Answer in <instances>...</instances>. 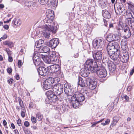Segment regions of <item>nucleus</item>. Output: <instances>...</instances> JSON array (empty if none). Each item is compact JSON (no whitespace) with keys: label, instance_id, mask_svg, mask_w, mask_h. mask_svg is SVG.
<instances>
[{"label":"nucleus","instance_id":"dca6fc26","mask_svg":"<svg viewBox=\"0 0 134 134\" xmlns=\"http://www.w3.org/2000/svg\"><path fill=\"white\" fill-rule=\"evenodd\" d=\"M102 53L100 51H98L93 55L94 59L98 62H101L102 59Z\"/></svg>","mask_w":134,"mask_h":134},{"label":"nucleus","instance_id":"0e129e2a","mask_svg":"<svg viewBox=\"0 0 134 134\" xmlns=\"http://www.w3.org/2000/svg\"><path fill=\"white\" fill-rule=\"evenodd\" d=\"M11 126L12 128L13 129H14L15 128V127L13 123H12L11 124Z\"/></svg>","mask_w":134,"mask_h":134},{"label":"nucleus","instance_id":"f704fd0d","mask_svg":"<svg viewBox=\"0 0 134 134\" xmlns=\"http://www.w3.org/2000/svg\"><path fill=\"white\" fill-rule=\"evenodd\" d=\"M46 31L44 32V35L45 37L49 39L50 36V32H52V31H48L47 30L45 29Z\"/></svg>","mask_w":134,"mask_h":134},{"label":"nucleus","instance_id":"c03bdc74","mask_svg":"<svg viewBox=\"0 0 134 134\" xmlns=\"http://www.w3.org/2000/svg\"><path fill=\"white\" fill-rule=\"evenodd\" d=\"M79 55V54L78 53H75L72 55V57L75 58H77Z\"/></svg>","mask_w":134,"mask_h":134},{"label":"nucleus","instance_id":"5fc2aeb1","mask_svg":"<svg viewBox=\"0 0 134 134\" xmlns=\"http://www.w3.org/2000/svg\"><path fill=\"white\" fill-rule=\"evenodd\" d=\"M7 37V35H4L1 38V39H5Z\"/></svg>","mask_w":134,"mask_h":134},{"label":"nucleus","instance_id":"20e7f679","mask_svg":"<svg viewBox=\"0 0 134 134\" xmlns=\"http://www.w3.org/2000/svg\"><path fill=\"white\" fill-rule=\"evenodd\" d=\"M84 66L86 68H87L91 70H93L95 72L97 70L98 67L96 62L94 61L93 60L90 59L87 60L85 63Z\"/></svg>","mask_w":134,"mask_h":134},{"label":"nucleus","instance_id":"7ed1b4c3","mask_svg":"<svg viewBox=\"0 0 134 134\" xmlns=\"http://www.w3.org/2000/svg\"><path fill=\"white\" fill-rule=\"evenodd\" d=\"M48 16V18L46 19L47 24L44 26L45 28L48 31H52L53 33H55L57 30V28L56 25L55 26L54 23L53 21V16L49 14Z\"/></svg>","mask_w":134,"mask_h":134},{"label":"nucleus","instance_id":"e2e57ef3","mask_svg":"<svg viewBox=\"0 0 134 134\" xmlns=\"http://www.w3.org/2000/svg\"><path fill=\"white\" fill-rule=\"evenodd\" d=\"M4 7V5L3 4H0V9H3Z\"/></svg>","mask_w":134,"mask_h":134},{"label":"nucleus","instance_id":"4468645a","mask_svg":"<svg viewBox=\"0 0 134 134\" xmlns=\"http://www.w3.org/2000/svg\"><path fill=\"white\" fill-rule=\"evenodd\" d=\"M86 84L88 87L91 90H93L96 87V82L91 80L89 78L87 79Z\"/></svg>","mask_w":134,"mask_h":134},{"label":"nucleus","instance_id":"4be33fe9","mask_svg":"<svg viewBox=\"0 0 134 134\" xmlns=\"http://www.w3.org/2000/svg\"><path fill=\"white\" fill-rule=\"evenodd\" d=\"M39 2L42 4H46L48 2H50L51 5L54 6L56 5V4L57 3V0H38Z\"/></svg>","mask_w":134,"mask_h":134},{"label":"nucleus","instance_id":"c756f323","mask_svg":"<svg viewBox=\"0 0 134 134\" xmlns=\"http://www.w3.org/2000/svg\"><path fill=\"white\" fill-rule=\"evenodd\" d=\"M43 40L42 39H40L38 41H36L35 43V45L36 47L37 48H40L42 46L41 45L43 44L44 43Z\"/></svg>","mask_w":134,"mask_h":134},{"label":"nucleus","instance_id":"052dcab7","mask_svg":"<svg viewBox=\"0 0 134 134\" xmlns=\"http://www.w3.org/2000/svg\"><path fill=\"white\" fill-rule=\"evenodd\" d=\"M134 72V69H133L131 71L130 73V74L131 75H132L133 74Z\"/></svg>","mask_w":134,"mask_h":134},{"label":"nucleus","instance_id":"8fccbe9b","mask_svg":"<svg viewBox=\"0 0 134 134\" xmlns=\"http://www.w3.org/2000/svg\"><path fill=\"white\" fill-rule=\"evenodd\" d=\"M12 69L11 68H8L7 69V72L9 74H10L12 72Z\"/></svg>","mask_w":134,"mask_h":134},{"label":"nucleus","instance_id":"ddd939ff","mask_svg":"<svg viewBox=\"0 0 134 134\" xmlns=\"http://www.w3.org/2000/svg\"><path fill=\"white\" fill-rule=\"evenodd\" d=\"M91 72L92 73H94V71L93 70H90L87 68H86L85 67H84L83 68L81 69L80 70V73L82 76L83 77H87L90 74Z\"/></svg>","mask_w":134,"mask_h":134},{"label":"nucleus","instance_id":"49530a36","mask_svg":"<svg viewBox=\"0 0 134 134\" xmlns=\"http://www.w3.org/2000/svg\"><path fill=\"white\" fill-rule=\"evenodd\" d=\"M24 125L25 126L27 127L29 125V123L28 121H26L24 122Z\"/></svg>","mask_w":134,"mask_h":134},{"label":"nucleus","instance_id":"c85d7f7f","mask_svg":"<svg viewBox=\"0 0 134 134\" xmlns=\"http://www.w3.org/2000/svg\"><path fill=\"white\" fill-rule=\"evenodd\" d=\"M108 66L110 71L111 72H113L116 68L115 64L113 62H111L108 64Z\"/></svg>","mask_w":134,"mask_h":134},{"label":"nucleus","instance_id":"a18cd8bd","mask_svg":"<svg viewBox=\"0 0 134 134\" xmlns=\"http://www.w3.org/2000/svg\"><path fill=\"white\" fill-rule=\"evenodd\" d=\"M18 67L19 68L21 67L22 66V62L21 60H19L18 61Z\"/></svg>","mask_w":134,"mask_h":134},{"label":"nucleus","instance_id":"37998d69","mask_svg":"<svg viewBox=\"0 0 134 134\" xmlns=\"http://www.w3.org/2000/svg\"><path fill=\"white\" fill-rule=\"evenodd\" d=\"M31 120L33 123H35L36 122V119L35 117L32 116L31 118Z\"/></svg>","mask_w":134,"mask_h":134},{"label":"nucleus","instance_id":"423d86ee","mask_svg":"<svg viewBox=\"0 0 134 134\" xmlns=\"http://www.w3.org/2000/svg\"><path fill=\"white\" fill-rule=\"evenodd\" d=\"M49 91L47 92V93L48 98L46 99V103L52 104V102H55L57 100L58 97L53 92V90Z\"/></svg>","mask_w":134,"mask_h":134},{"label":"nucleus","instance_id":"f3484780","mask_svg":"<svg viewBox=\"0 0 134 134\" xmlns=\"http://www.w3.org/2000/svg\"><path fill=\"white\" fill-rule=\"evenodd\" d=\"M120 58L121 61L123 63L127 62L129 58V55L128 52L126 51L125 52H123L122 54H121L119 57Z\"/></svg>","mask_w":134,"mask_h":134},{"label":"nucleus","instance_id":"5701e85b","mask_svg":"<svg viewBox=\"0 0 134 134\" xmlns=\"http://www.w3.org/2000/svg\"><path fill=\"white\" fill-rule=\"evenodd\" d=\"M122 33L124 34L127 38H129L131 35L130 29L127 26L125 27L124 28Z\"/></svg>","mask_w":134,"mask_h":134},{"label":"nucleus","instance_id":"2f4dec72","mask_svg":"<svg viewBox=\"0 0 134 134\" xmlns=\"http://www.w3.org/2000/svg\"><path fill=\"white\" fill-rule=\"evenodd\" d=\"M26 6L28 7L29 8H30L31 7H35L36 5V3H34L32 2H26L25 3Z\"/></svg>","mask_w":134,"mask_h":134},{"label":"nucleus","instance_id":"bb28decb","mask_svg":"<svg viewBox=\"0 0 134 134\" xmlns=\"http://www.w3.org/2000/svg\"><path fill=\"white\" fill-rule=\"evenodd\" d=\"M114 36L115 37V36L114 35ZM113 37V35L110 34H109L107 37V40L108 41L110 42H118L117 39L118 38V37H119L118 36H117V37H116V38L115 40L114 39Z\"/></svg>","mask_w":134,"mask_h":134},{"label":"nucleus","instance_id":"bf43d9fd","mask_svg":"<svg viewBox=\"0 0 134 134\" xmlns=\"http://www.w3.org/2000/svg\"><path fill=\"white\" fill-rule=\"evenodd\" d=\"M3 124L4 126L6 125L7 124V122L5 120H4L3 122Z\"/></svg>","mask_w":134,"mask_h":134},{"label":"nucleus","instance_id":"473e14b6","mask_svg":"<svg viewBox=\"0 0 134 134\" xmlns=\"http://www.w3.org/2000/svg\"><path fill=\"white\" fill-rule=\"evenodd\" d=\"M119 120V118L117 116H115L113 118V121L111 123L110 126L112 127L114 125H115Z\"/></svg>","mask_w":134,"mask_h":134},{"label":"nucleus","instance_id":"e433bc0d","mask_svg":"<svg viewBox=\"0 0 134 134\" xmlns=\"http://www.w3.org/2000/svg\"><path fill=\"white\" fill-rule=\"evenodd\" d=\"M4 44L7 45L9 47H12L13 46V43L9 41H5L4 43Z\"/></svg>","mask_w":134,"mask_h":134},{"label":"nucleus","instance_id":"4d7b16f0","mask_svg":"<svg viewBox=\"0 0 134 134\" xmlns=\"http://www.w3.org/2000/svg\"><path fill=\"white\" fill-rule=\"evenodd\" d=\"M6 52H7L8 56H10L11 54V52L10 51H8L7 50L6 51Z\"/></svg>","mask_w":134,"mask_h":134},{"label":"nucleus","instance_id":"09e8293b","mask_svg":"<svg viewBox=\"0 0 134 134\" xmlns=\"http://www.w3.org/2000/svg\"><path fill=\"white\" fill-rule=\"evenodd\" d=\"M17 122L19 126H21V120L20 119H18V120H17Z\"/></svg>","mask_w":134,"mask_h":134},{"label":"nucleus","instance_id":"a19ab883","mask_svg":"<svg viewBox=\"0 0 134 134\" xmlns=\"http://www.w3.org/2000/svg\"><path fill=\"white\" fill-rule=\"evenodd\" d=\"M110 122V120L109 119H107L105 121V123H102L101 124L103 126H105L107 125Z\"/></svg>","mask_w":134,"mask_h":134},{"label":"nucleus","instance_id":"7c9ffc66","mask_svg":"<svg viewBox=\"0 0 134 134\" xmlns=\"http://www.w3.org/2000/svg\"><path fill=\"white\" fill-rule=\"evenodd\" d=\"M78 84L81 87H83L85 86V84L82 78L81 77H79Z\"/></svg>","mask_w":134,"mask_h":134},{"label":"nucleus","instance_id":"39448f33","mask_svg":"<svg viewBox=\"0 0 134 134\" xmlns=\"http://www.w3.org/2000/svg\"><path fill=\"white\" fill-rule=\"evenodd\" d=\"M48 69L49 72L51 73H55L58 77H62V73L60 70V68L59 65L54 64L47 67Z\"/></svg>","mask_w":134,"mask_h":134},{"label":"nucleus","instance_id":"de8ad7c7","mask_svg":"<svg viewBox=\"0 0 134 134\" xmlns=\"http://www.w3.org/2000/svg\"><path fill=\"white\" fill-rule=\"evenodd\" d=\"M67 107V106L66 105H63L62 106V108L63 110L66 111Z\"/></svg>","mask_w":134,"mask_h":134},{"label":"nucleus","instance_id":"79ce46f5","mask_svg":"<svg viewBox=\"0 0 134 134\" xmlns=\"http://www.w3.org/2000/svg\"><path fill=\"white\" fill-rule=\"evenodd\" d=\"M122 99H125V100L126 101H128L129 100V97L127 95L124 96L122 97Z\"/></svg>","mask_w":134,"mask_h":134},{"label":"nucleus","instance_id":"9d476101","mask_svg":"<svg viewBox=\"0 0 134 134\" xmlns=\"http://www.w3.org/2000/svg\"><path fill=\"white\" fill-rule=\"evenodd\" d=\"M115 11L118 15H124L126 12L125 7L122 3L119 4L118 5L116 9L115 8Z\"/></svg>","mask_w":134,"mask_h":134},{"label":"nucleus","instance_id":"a211bd4d","mask_svg":"<svg viewBox=\"0 0 134 134\" xmlns=\"http://www.w3.org/2000/svg\"><path fill=\"white\" fill-rule=\"evenodd\" d=\"M38 73L41 76H45L47 74V71L49 72L48 69L43 67L40 66L37 69Z\"/></svg>","mask_w":134,"mask_h":134},{"label":"nucleus","instance_id":"b1692460","mask_svg":"<svg viewBox=\"0 0 134 134\" xmlns=\"http://www.w3.org/2000/svg\"><path fill=\"white\" fill-rule=\"evenodd\" d=\"M64 91L67 96H71L72 94V92L71 90L69 87V86H67V84H65L64 85Z\"/></svg>","mask_w":134,"mask_h":134},{"label":"nucleus","instance_id":"f03ea898","mask_svg":"<svg viewBox=\"0 0 134 134\" xmlns=\"http://www.w3.org/2000/svg\"><path fill=\"white\" fill-rule=\"evenodd\" d=\"M117 39L118 42H110L107 45V51L108 54H109L110 52L112 53L115 52H117L118 51H120V49L119 44H120V38L119 37Z\"/></svg>","mask_w":134,"mask_h":134},{"label":"nucleus","instance_id":"864d4df0","mask_svg":"<svg viewBox=\"0 0 134 134\" xmlns=\"http://www.w3.org/2000/svg\"><path fill=\"white\" fill-rule=\"evenodd\" d=\"M8 60L9 62H12L13 61V58L12 57L10 56H9Z\"/></svg>","mask_w":134,"mask_h":134},{"label":"nucleus","instance_id":"338daca9","mask_svg":"<svg viewBox=\"0 0 134 134\" xmlns=\"http://www.w3.org/2000/svg\"><path fill=\"white\" fill-rule=\"evenodd\" d=\"M132 89V87L131 86H129L127 88V90L128 91H130Z\"/></svg>","mask_w":134,"mask_h":134},{"label":"nucleus","instance_id":"680f3d73","mask_svg":"<svg viewBox=\"0 0 134 134\" xmlns=\"http://www.w3.org/2000/svg\"><path fill=\"white\" fill-rule=\"evenodd\" d=\"M15 78L17 80L19 79V75L17 74L16 75Z\"/></svg>","mask_w":134,"mask_h":134},{"label":"nucleus","instance_id":"0eeeda50","mask_svg":"<svg viewBox=\"0 0 134 134\" xmlns=\"http://www.w3.org/2000/svg\"><path fill=\"white\" fill-rule=\"evenodd\" d=\"M54 93L56 94L57 97H60V95H62L63 92V86L59 84L54 85L52 89Z\"/></svg>","mask_w":134,"mask_h":134},{"label":"nucleus","instance_id":"f8f14e48","mask_svg":"<svg viewBox=\"0 0 134 134\" xmlns=\"http://www.w3.org/2000/svg\"><path fill=\"white\" fill-rule=\"evenodd\" d=\"M126 13L127 17V21L129 25L131 27L134 26V18L132 13L130 12H128L126 11Z\"/></svg>","mask_w":134,"mask_h":134},{"label":"nucleus","instance_id":"3c124183","mask_svg":"<svg viewBox=\"0 0 134 134\" xmlns=\"http://www.w3.org/2000/svg\"><path fill=\"white\" fill-rule=\"evenodd\" d=\"M98 124V121L96 122H94V123L91 125V127H93L95 126L97 124Z\"/></svg>","mask_w":134,"mask_h":134},{"label":"nucleus","instance_id":"58836bf2","mask_svg":"<svg viewBox=\"0 0 134 134\" xmlns=\"http://www.w3.org/2000/svg\"><path fill=\"white\" fill-rule=\"evenodd\" d=\"M22 109V110L21 113V116L23 118H24L25 116L26 110L25 108H23V109Z\"/></svg>","mask_w":134,"mask_h":134},{"label":"nucleus","instance_id":"4c0bfd02","mask_svg":"<svg viewBox=\"0 0 134 134\" xmlns=\"http://www.w3.org/2000/svg\"><path fill=\"white\" fill-rule=\"evenodd\" d=\"M14 25H15L18 26L20 25L21 22L19 19H14L13 21Z\"/></svg>","mask_w":134,"mask_h":134},{"label":"nucleus","instance_id":"412c9836","mask_svg":"<svg viewBox=\"0 0 134 134\" xmlns=\"http://www.w3.org/2000/svg\"><path fill=\"white\" fill-rule=\"evenodd\" d=\"M120 52V51H118L117 52H115L112 53H111V52H110L108 55L111 59L113 60H115L119 57Z\"/></svg>","mask_w":134,"mask_h":134},{"label":"nucleus","instance_id":"cd10ccee","mask_svg":"<svg viewBox=\"0 0 134 134\" xmlns=\"http://www.w3.org/2000/svg\"><path fill=\"white\" fill-rule=\"evenodd\" d=\"M103 16L105 18L109 19L111 17L110 14L109 12L106 10H103L102 12Z\"/></svg>","mask_w":134,"mask_h":134},{"label":"nucleus","instance_id":"393cba45","mask_svg":"<svg viewBox=\"0 0 134 134\" xmlns=\"http://www.w3.org/2000/svg\"><path fill=\"white\" fill-rule=\"evenodd\" d=\"M50 51V49L49 47L47 46H42L39 48V52L38 53H48Z\"/></svg>","mask_w":134,"mask_h":134},{"label":"nucleus","instance_id":"13d9d810","mask_svg":"<svg viewBox=\"0 0 134 134\" xmlns=\"http://www.w3.org/2000/svg\"><path fill=\"white\" fill-rule=\"evenodd\" d=\"M112 109L113 108H112L111 106H109L108 108V110L109 111H110L112 110Z\"/></svg>","mask_w":134,"mask_h":134},{"label":"nucleus","instance_id":"2eb2a0df","mask_svg":"<svg viewBox=\"0 0 134 134\" xmlns=\"http://www.w3.org/2000/svg\"><path fill=\"white\" fill-rule=\"evenodd\" d=\"M97 73V75L100 78H103L106 76L107 73L106 69L104 68L101 67L99 70L97 69V71L95 72Z\"/></svg>","mask_w":134,"mask_h":134},{"label":"nucleus","instance_id":"774afa93","mask_svg":"<svg viewBox=\"0 0 134 134\" xmlns=\"http://www.w3.org/2000/svg\"><path fill=\"white\" fill-rule=\"evenodd\" d=\"M104 118L102 119H101L99 121H98V123L100 122H102V121H103L104 120Z\"/></svg>","mask_w":134,"mask_h":134},{"label":"nucleus","instance_id":"aec40b11","mask_svg":"<svg viewBox=\"0 0 134 134\" xmlns=\"http://www.w3.org/2000/svg\"><path fill=\"white\" fill-rule=\"evenodd\" d=\"M59 43L58 39L55 38L50 40L49 46L52 48H55Z\"/></svg>","mask_w":134,"mask_h":134},{"label":"nucleus","instance_id":"c9c22d12","mask_svg":"<svg viewBox=\"0 0 134 134\" xmlns=\"http://www.w3.org/2000/svg\"><path fill=\"white\" fill-rule=\"evenodd\" d=\"M36 117L37 120L39 121L41 120L43 118V115L41 114L40 112H38L36 114Z\"/></svg>","mask_w":134,"mask_h":134},{"label":"nucleus","instance_id":"a878e982","mask_svg":"<svg viewBox=\"0 0 134 134\" xmlns=\"http://www.w3.org/2000/svg\"><path fill=\"white\" fill-rule=\"evenodd\" d=\"M127 43V41L125 40H122L121 42V48L124 51H126L128 49Z\"/></svg>","mask_w":134,"mask_h":134},{"label":"nucleus","instance_id":"f257e3e1","mask_svg":"<svg viewBox=\"0 0 134 134\" xmlns=\"http://www.w3.org/2000/svg\"><path fill=\"white\" fill-rule=\"evenodd\" d=\"M89 93L86 91L82 93L79 92H76L71 97V103L73 107L77 108L82 105V102L83 101L86 97L89 96Z\"/></svg>","mask_w":134,"mask_h":134},{"label":"nucleus","instance_id":"603ef678","mask_svg":"<svg viewBox=\"0 0 134 134\" xmlns=\"http://www.w3.org/2000/svg\"><path fill=\"white\" fill-rule=\"evenodd\" d=\"M3 27L5 29L7 30L9 28V26L8 25H5L3 26Z\"/></svg>","mask_w":134,"mask_h":134},{"label":"nucleus","instance_id":"9b49d317","mask_svg":"<svg viewBox=\"0 0 134 134\" xmlns=\"http://www.w3.org/2000/svg\"><path fill=\"white\" fill-rule=\"evenodd\" d=\"M103 40L102 38L94 39L93 41V47L96 48H102L103 46Z\"/></svg>","mask_w":134,"mask_h":134},{"label":"nucleus","instance_id":"6e6d98bb","mask_svg":"<svg viewBox=\"0 0 134 134\" xmlns=\"http://www.w3.org/2000/svg\"><path fill=\"white\" fill-rule=\"evenodd\" d=\"M13 80L12 79H10L8 80V82L9 83L11 84L12 83Z\"/></svg>","mask_w":134,"mask_h":134},{"label":"nucleus","instance_id":"69168bd1","mask_svg":"<svg viewBox=\"0 0 134 134\" xmlns=\"http://www.w3.org/2000/svg\"><path fill=\"white\" fill-rule=\"evenodd\" d=\"M14 132L15 134H19L18 131L16 129L14 130Z\"/></svg>","mask_w":134,"mask_h":134},{"label":"nucleus","instance_id":"6ab92c4d","mask_svg":"<svg viewBox=\"0 0 134 134\" xmlns=\"http://www.w3.org/2000/svg\"><path fill=\"white\" fill-rule=\"evenodd\" d=\"M46 63L49 64L52 61H55V60L53 59V58H50L49 57L47 56H45L42 54L41 53L40 54L38 55Z\"/></svg>","mask_w":134,"mask_h":134},{"label":"nucleus","instance_id":"ea45409f","mask_svg":"<svg viewBox=\"0 0 134 134\" xmlns=\"http://www.w3.org/2000/svg\"><path fill=\"white\" fill-rule=\"evenodd\" d=\"M18 101L20 105L21 108L23 109V108H24V104L22 100L20 99H18Z\"/></svg>","mask_w":134,"mask_h":134},{"label":"nucleus","instance_id":"1a4fd4ad","mask_svg":"<svg viewBox=\"0 0 134 134\" xmlns=\"http://www.w3.org/2000/svg\"><path fill=\"white\" fill-rule=\"evenodd\" d=\"M54 82V80L53 78L51 77H48L43 82V87L46 90L50 89L53 85V84Z\"/></svg>","mask_w":134,"mask_h":134},{"label":"nucleus","instance_id":"6e6552de","mask_svg":"<svg viewBox=\"0 0 134 134\" xmlns=\"http://www.w3.org/2000/svg\"><path fill=\"white\" fill-rule=\"evenodd\" d=\"M40 54L41 53H38L37 52H35L34 53L32 59L33 62L36 66H41L43 64V62L41 59V58L38 55Z\"/></svg>","mask_w":134,"mask_h":134},{"label":"nucleus","instance_id":"72a5a7b5","mask_svg":"<svg viewBox=\"0 0 134 134\" xmlns=\"http://www.w3.org/2000/svg\"><path fill=\"white\" fill-rule=\"evenodd\" d=\"M116 29L118 33L120 34H121L123 32L124 30V29L120 24L118 25V26L117 27Z\"/></svg>","mask_w":134,"mask_h":134}]
</instances>
